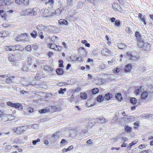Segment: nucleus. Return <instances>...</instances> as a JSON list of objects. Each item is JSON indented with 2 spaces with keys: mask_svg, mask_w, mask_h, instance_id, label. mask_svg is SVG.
Returning <instances> with one entry per match:
<instances>
[{
  "mask_svg": "<svg viewBox=\"0 0 153 153\" xmlns=\"http://www.w3.org/2000/svg\"><path fill=\"white\" fill-rule=\"evenodd\" d=\"M27 128V126H22L17 127L15 130L16 133L20 134H22L25 129Z\"/></svg>",
  "mask_w": 153,
  "mask_h": 153,
  "instance_id": "obj_1",
  "label": "nucleus"
},
{
  "mask_svg": "<svg viewBox=\"0 0 153 153\" xmlns=\"http://www.w3.org/2000/svg\"><path fill=\"white\" fill-rule=\"evenodd\" d=\"M59 132L56 131L55 133L52 136L49 138V140L51 143H53L55 141L56 139L59 138Z\"/></svg>",
  "mask_w": 153,
  "mask_h": 153,
  "instance_id": "obj_2",
  "label": "nucleus"
},
{
  "mask_svg": "<svg viewBox=\"0 0 153 153\" xmlns=\"http://www.w3.org/2000/svg\"><path fill=\"white\" fill-rule=\"evenodd\" d=\"M68 8H65V7H61L57 9L55 11V13L57 15H59L64 12L65 10L68 9Z\"/></svg>",
  "mask_w": 153,
  "mask_h": 153,
  "instance_id": "obj_3",
  "label": "nucleus"
},
{
  "mask_svg": "<svg viewBox=\"0 0 153 153\" xmlns=\"http://www.w3.org/2000/svg\"><path fill=\"white\" fill-rule=\"evenodd\" d=\"M31 9H28L22 10L20 12V14L22 16L30 15L31 13Z\"/></svg>",
  "mask_w": 153,
  "mask_h": 153,
  "instance_id": "obj_4",
  "label": "nucleus"
},
{
  "mask_svg": "<svg viewBox=\"0 0 153 153\" xmlns=\"http://www.w3.org/2000/svg\"><path fill=\"white\" fill-rule=\"evenodd\" d=\"M112 7L114 10L115 11L120 12H121L122 11V10L120 6L117 3H114L112 5Z\"/></svg>",
  "mask_w": 153,
  "mask_h": 153,
  "instance_id": "obj_5",
  "label": "nucleus"
},
{
  "mask_svg": "<svg viewBox=\"0 0 153 153\" xmlns=\"http://www.w3.org/2000/svg\"><path fill=\"white\" fill-rule=\"evenodd\" d=\"M101 53L104 55L107 56L110 55V51L107 48H104L102 50Z\"/></svg>",
  "mask_w": 153,
  "mask_h": 153,
  "instance_id": "obj_6",
  "label": "nucleus"
},
{
  "mask_svg": "<svg viewBox=\"0 0 153 153\" xmlns=\"http://www.w3.org/2000/svg\"><path fill=\"white\" fill-rule=\"evenodd\" d=\"M41 12L42 14V16L44 17H47L48 16V14L49 11L47 9H43L41 10Z\"/></svg>",
  "mask_w": 153,
  "mask_h": 153,
  "instance_id": "obj_7",
  "label": "nucleus"
},
{
  "mask_svg": "<svg viewBox=\"0 0 153 153\" xmlns=\"http://www.w3.org/2000/svg\"><path fill=\"white\" fill-rule=\"evenodd\" d=\"M7 105L15 108H17L19 104V103H12L11 102H7Z\"/></svg>",
  "mask_w": 153,
  "mask_h": 153,
  "instance_id": "obj_8",
  "label": "nucleus"
},
{
  "mask_svg": "<svg viewBox=\"0 0 153 153\" xmlns=\"http://www.w3.org/2000/svg\"><path fill=\"white\" fill-rule=\"evenodd\" d=\"M8 59L10 62H12V64H13L14 63V60L15 59V57L13 54H10L8 56Z\"/></svg>",
  "mask_w": 153,
  "mask_h": 153,
  "instance_id": "obj_9",
  "label": "nucleus"
},
{
  "mask_svg": "<svg viewBox=\"0 0 153 153\" xmlns=\"http://www.w3.org/2000/svg\"><path fill=\"white\" fill-rule=\"evenodd\" d=\"M96 120L99 123H104L105 121V119L103 117H100L96 119Z\"/></svg>",
  "mask_w": 153,
  "mask_h": 153,
  "instance_id": "obj_10",
  "label": "nucleus"
},
{
  "mask_svg": "<svg viewBox=\"0 0 153 153\" xmlns=\"http://www.w3.org/2000/svg\"><path fill=\"white\" fill-rule=\"evenodd\" d=\"M132 66L131 64H128L125 67V71L127 72H129L131 71Z\"/></svg>",
  "mask_w": 153,
  "mask_h": 153,
  "instance_id": "obj_11",
  "label": "nucleus"
},
{
  "mask_svg": "<svg viewBox=\"0 0 153 153\" xmlns=\"http://www.w3.org/2000/svg\"><path fill=\"white\" fill-rule=\"evenodd\" d=\"M37 28L39 31H42L45 30L47 27L43 25L40 24L37 26Z\"/></svg>",
  "mask_w": 153,
  "mask_h": 153,
  "instance_id": "obj_12",
  "label": "nucleus"
},
{
  "mask_svg": "<svg viewBox=\"0 0 153 153\" xmlns=\"http://www.w3.org/2000/svg\"><path fill=\"white\" fill-rule=\"evenodd\" d=\"M58 23L60 25H66L68 24V22L65 19H61L59 20Z\"/></svg>",
  "mask_w": 153,
  "mask_h": 153,
  "instance_id": "obj_13",
  "label": "nucleus"
},
{
  "mask_svg": "<svg viewBox=\"0 0 153 153\" xmlns=\"http://www.w3.org/2000/svg\"><path fill=\"white\" fill-rule=\"evenodd\" d=\"M143 48L146 51L149 50L150 48V45L148 43H145Z\"/></svg>",
  "mask_w": 153,
  "mask_h": 153,
  "instance_id": "obj_14",
  "label": "nucleus"
},
{
  "mask_svg": "<svg viewBox=\"0 0 153 153\" xmlns=\"http://www.w3.org/2000/svg\"><path fill=\"white\" fill-rule=\"evenodd\" d=\"M15 77L14 76L9 77L7 78L6 80V82L7 84H10L13 82V79Z\"/></svg>",
  "mask_w": 153,
  "mask_h": 153,
  "instance_id": "obj_15",
  "label": "nucleus"
},
{
  "mask_svg": "<svg viewBox=\"0 0 153 153\" xmlns=\"http://www.w3.org/2000/svg\"><path fill=\"white\" fill-rule=\"evenodd\" d=\"M148 95V93L146 91L143 92L141 95V100L145 99L147 97Z\"/></svg>",
  "mask_w": 153,
  "mask_h": 153,
  "instance_id": "obj_16",
  "label": "nucleus"
},
{
  "mask_svg": "<svg viewBox=\"0 0 153 153\" xmlns=\"http://www.w3.org/2000/svg\"><path fill=\"white\" fill-rule=\"evenodd\" d=\"M51 107L54 111H58L61 109L59 106L56 105H52L51 106Z\"/></svg>",
  "mask_w": 153,
  "mask_h": 153,
  "instance_id": "obj_17",
  "label": "nucleus"
},
{
  "mask_svg": "<svg viewBox=\"0 0 153 153\" xmlns=\"http://www.w3.org/2000/svg\"><path fill=\"white\" fill-rule=\"evenodd\" d=\"M56 71L59 75H62L63 74L64 71L61 68H58L56 69Z\"/></svg>",
  "mask_w": 153,
  "mask_h": 153,
  "instance_id": "obj_18",
  "label": "nucleus"
},
{
  "mask_svg": "<svg viewBox=\"0 0 153 153\" xmlns=\"http://www.w3.org/2000/svg\"><path fill=\"white\" fill-rule=\"evenodd\" d=\"M75 96L73 94L71 97L68 99V100L70 101L71 102L74 103L75 102L76 98Z\"/></svg>",
  "mask_w": 153,
  "mask_h": 153,
  "instance_id": "obj_19",
  "label": "nucleus"
},
{
  "mask_svg": "<svg viewBox=\"0 0 153 153\" xmlns=\"http://www.w3.org/2000/svg\"><path fill=\"white\" fill-rule=\"evenodd\" d=\"M128 54L129 55V59L133 61L134 62L136 60L137 58V57L132 55L130 53H128Z\"/></svg>",
  "mask_w": 153,
  "mask_h": 153,
  "instance_id": "obj_20",
  "label": "nucleus"
},
{
  "mask_svg": "<svg viewBox=\"0 0 153 153\" xmlns=\"http://www.w3.org/2000/svg\"><path fill=\"white\" fill-rule=\"evenodd\" d=\"M135 36L136 39H137V41H141V36L138 31H136L135 33Z\"/></svg>",
  "mask_w": 153,
  "mask_h": 153,
  "instance_id": "obj_21",
  "label": "nucleus"
},
{
  "mask_svg": "<svg viewBox=\"0 0 153 153\" xmlns=\"http://www.w3.org/2000/svg\"><path fill=\"white\" fill-rule=\"evenodd\" d=\"M73 5V1L72 0H67V4L66 6H65V8L67 7H70L72 6Z\"/></svg>",
  "mask_w": 153,
  "mask_h": 153,
  "instance_id": "obj_22",
  "label": "nucleus"
},
{
  "mask_svg": "<svg viewBox=\"0 0 153 153\" xmlns=\"http://www.w3.org/2000/svg\"><path fill=\"white\" fill-rule=\"evenodd\" d=\"M15 47L16 50L22 51L24 50V48L23 47L19 44L16 45H15Z\"/></svg>",
  "mask_w": 153,
  "mask_h": 153,
  "instance_id": "obj_23",
  "label": "nucleus"
},
{
  "mask_svg": "<svg viewBox=\"0 0 153 153\" xmlns=\"http://www.w3.org/2000/svg\"><path fill=\"white\" fill-rule=\"evenodd\" d=\"M43 68L44 70L46 71H50L52 70V68L48 65H44Z\"/></svg>",
  "mask_w": 153,
  "mask_h": 153,
  "instance_id": "obj_24",
  "label": "nucleus"
},
{
  "mask_svg": "<svg viewBox=\"0 0 153 153\" xmlns=\"http://www.w3.org/2000/svg\"><path fill=\"white\" fill-rule=\"evenodd\" d=\"M31 36L34 38H35L38 35L37 32L35 30L33 31V32L30 33Z\"/></svg>",
  "mask_w": 153,
  "mask_h": 153,
  "instance_id": "obj_25",
  "label": "nucleus"
},
{
  "mask_svg": "<svg viewBox=\"0 0 153 153\" xmlns=\"http://www.w3.org/2000/svg\"><path fill=\"white\" fill-rule=\"evenodd\" d=\"M49 109L48 108H46L39 110V112L42 113H45L49 111Z\"/></svg>",
  "mask_w": 153,
  "mask_h": 153,
  "instance_id": "obj_26",
  "label": "nucleus"
},
{
  "mask_svg": "<svg viewBox=\"0 0 153 153\" xmlns=\"http://www.w3.org/2000/svg\"><path fill=\"white\" fill-rule=\"evenodd\" d=\"M48 46L50 48L55 50L56 45L55 44L49 43L48 45Z\"/></svg>",
  "mask_w": 153,
  "mask_h": 153,
  "instance_id": "obj_27",
  "label": "nucleus"
},
{
  "mask_svg": "<svg viewBox=\"0 0 153 153\" xmlns=\"http://www.w3.org/2000/svg\"><path fill=\"white\" fill-rule=\"evenodd\" d=\"M144 43H143V42H141L140 41H138V43H137L138 45V47L140 48H143V47L144 46Z\"/></svg>",
  "mask_w": 153,
  "mask_h": 153,
  "instance_id": "obj_28",
  "label": "nucleus"
},
{
  "mask_svg": "<svg viewBox=\"0 0 153 153\" xmlns=\"http://www.w3.org/2000/svg\"><path fill=\"white\" fill-rule=\"evenodd\" d=\"M111 98V96L109 93H107L105 95L104 99L105 100H110Z\"/></svg>",
  "mask_w": 153,
  "mask_h": 153,
  "instance_id": "obj_29",
  "label": "nucleus"
},
{
  "mask_svg": "<svg viewBox=\"0 0 153 153\" xmlns=\"http://www.w3.org/2000/svg\"><path fill=\"white\" fill-rule=\"evenodd\" d=\"M131 130V128L128 126H126L125 128V131L127 133H129Z\"/></svg>",
  "mask_w": 153,
  "mask_h": 153,
  "instance_id": "obj_30",
  "label": "nucleus"
},
{
  "mask_svg": "<svg viewBox=\"0 0 153 153\" xmlns=\"http://www.w3.org/2000/svg\"><path fill=\"white\" fill-rule=\"evenodd\" d=\"M141 87H140L139 88H138V89H136L135 90L134 92L136 95H138L140 94L141 92Z\"/></svg>",
  "mask_w": 153,
  "mask_h": 153,
  "instance_id": "obj_31",
  "label": "nucleus"
},
{
  "mask_svg": "<svg viewBox=\"0 0 153 153\" xmlns=\"http://www.w3.org/2000/svg\"><path fill=\"white\" fill-rule=\"evenodd\" d=\"M97 100L101 102H102L104 99V98L103 97V96L101 95H99L97 97Z\"/></svg>",
  "mask_w": 153,
  "mask_h": 153,
  "instance_id": "obj_32",
  "label": "nucleus"
},
{
  "mask_svg": "<svg viewBox=\"0 0 153 153\" xmlns=\"http://www.w3.org/2000/svg\"><path fill=\"white\" fill-rule=\"evenodd\" d=\"M126 47V45L123 43H120L119 44L118 47L119 49H123Z\"/></svg>",
  "mask_w": 153,
  "mask_h": 153,
  "instance_id": "obj_33",
  "label": "nucleus"
},
{
  "mask_svg": "<svg viewBox=\"0 0 153 153\" xmlns=\"http://www.w3.org/2000/svg\"><path fill=\"white\" fill-rule=\"evenodd\" d=\"M66 88H60L58 91V93L59 94H63L64 92L66 91Z\"/></svg>",
  "mask_w": 153,
  "mask_h": 153,
  "instance_id": "obj_34",
  "label": "nucleus"
},
{
  "mask_svg": "<svg viewBox=\"0 0 153 153\" xmlns=\"http://www.w3.org/2000/svg\"><path fill=\"white\" fill-rule=\"evenodd\" d=\"M130 102L133 104H135L137 103V100L135 98L132 97L131 98L130 100Z\"/></svg>",
  "mask_w": 153,
  "mask_h": 153,
  "instance_id": "obj_35",
  "label": "nucleus"
},
{
  "mask_svg": "<svg viewBox=\"0 0 153 153\" xmlns=\"http://www.w3.org/2000/svg\"><path fill=\"white\" fill-rule=\"evenodd\" d=\"M2 120L4 122H6L8 121V120L6 114H4L2 115Z\"/></svg>",
  "mask_w": 153,
  "mask_h": 153,
  "instance_id": "obj_36",
  "label": "nucleus"
},
{
  "mask_svg": "<svg viewBox=\"0 0 153 153\" xmlns=\"http://www.w3.org/2000/svg\"><path fill=\"white\" fill-rule=\"evenodd\" d=\"M116 98L118 100H120L122 99V96L121 94L118 93L115 96Z\"/></svg>",
  "mask_w": 153,
  "mask_h": 153,
  "instance_id": "obj_37",
  "label": "nucleus"
},
{
  "mask_svg": "<svg viewBox=\"0 0 153 153\" xmlns=\"http://www.w3.org/2000/svg\"><path fill=\"white\" fill-rule=\"evenodd\" d=\"M99 89L97 88H94L92 89V93L93 94H95L99 92Z\"/></svg>",
  "mask_w": 153,
  "mask_h": 153,
  "instance_id": "obj_38",
  "label": "nucleus"
},
{
  "mask_svg": "<svg viewBox=\"0 0 153 153\" xmlns=\"http://www.w3.org/2000/svg\"><path fill=\"white\" fill-rule=\"evenodd\" d=\"M8 34V31H2V37H5L7 36Z\"/></svg>",
  "mask_w": 153,
  "mask_h": 153,
  "instance_id": "obj_39",
  "label": "nucleus"
},
{
  "mask_svg": "<svg viewBox=\"0 0 153 153\" xmlns=\"http://www.w3.org/2000/svg\"><path fill=\"white\" fill-rule=\"evenodd\" d=\"M35 8H33V9H31V13H30V15H31L32 16H35L36 14V11L34 10Z\"/></svg>",
  "mask_w": 153,
  "mask_h": 153,
  "instance_id": "obj_40",
  "label": "nucleus"
},
{
  "mask_svg": "<svg viewBox=\"0 0 153 153\" xmlns=\"http://www.w3.org/2000/svg\"><path fill=\"white\" fill-rule=\"evenodd\" d=\"M88 131V129L87 128L85 127V128L81 130V133L80 134H82L84 133H85Z\"/></svg>",
  "mask_w": 153,
  "mask_h": 153,
  "instance_id": "obj_41",
  "label": "nucleus"
},
{
  "mask_svg": "<svg viewBox=\"0 0 153 153\" xmlns=\"http://www.w3.org/2000/svg\"><path fill=\"white\" fill-rule=\"evenodd\" d=\"M40 141L39 138H38L36 140H33L32 141V143L33 145H35L36 144V143L39 142Z\"/></svg>",
  "mask_w": 153,
  "mask_h": 153,
  "instance_id": "obj_42",
  "label": "nucleus"
},
{
  "mask_svg": "<svg viewBox=\"0 0 153 153\" xmlns=\"http://www.w3.org/2000/svg\"><path fill=\"white\" fill-rule=\"evenodd\" d=\"M14 56L15 57V59H20V58L21 57V55L20 53H17Z\"/></svg>",
  "mask_w": 153,
  "mask_h": 153,
  "instance_id": "obj_43",
  "label": "nucleus"
},
{
  "mask_svg": "<svg viewBox=\"0 0 153 153\" xmlns=\"http://www.w3.org/2000/svg\"><path fill=\"white\" fill-rule=\"evenodd\" d=\"M86 94L85 93H81L80 94L81 97L83 99H85L86 98Z\"/></svg>",
  "mask_w": 153,
  "mask_h": 153,
  "instance_id": "obj_44",
  "label": "nucleus"
},
{
  "mask_svg": "<svg viewBox=\"0 0 153 153\" xmlns=\"http://www.w3.org/2000/svg\"><path fill=\"white\" fill-rule=\"evenodd\" d=\"M25 49L28 51H30L31 50V46L30 45L27 46L25 48Z\"/></svg>",
  "mask_w": 153,
  "mask_h": 153,
  "instance_id": "obj_45",
  "label": "nucleus"
},
{
  "mask_svg": "<svg viewBox=\"0 0 153 153\" xmlns=\"http://www.w3.org/2000/svg\"><path fill=\"white\" fill-rule=\"evenodd\" d=\"M83 6V3L82 2H79L77 5V8L80 9Z\"/></svg>",
  "mask_w": 153,
  "mask_h": 153,
  "instance_id": "obj_46",
  "label": "nucleus"
},
{
  "mask_svg": "<svg viewBox=\"0 0 153 153\" xmlns=\"http://www.w3.org/2000/svg\"><path fill=\"white\" fill-rule=\"evenodd\" d=\"M138 16L140 18V19L141 21H143V20L145 19L144 18V16H143L142 13H139L138 14Z\"/></svg>",
  "mask_w": 153,
  "mask_h": 153,
  "instance_id": "obj_47",
  "label": "nucleus"
},
{
  "mask_svg": "<svg viewBox=\"0 0 153 153\" xmlns=\"http://www.w3.org/2000/svg\"><path fill=\"white\" fill-rule=\"evenodd\" d=\"M114 115H115V117L116 118V119L115 120V122H116L117 120V119L118 118L119 116V113L118 112H116Z\"/></svg>",
  "mask_w": 153,
  "mask_h": 153,
  "instance_id": "obj_48",
  "label": "nucleus"
},
{
  "mask_svg": "<svg viewBox=\"0 0 153 153\" xmlns=\"http://www.w3.org/2000/svg\"><path fill=\"white\" fill-rule=\"evenodd\" d=\"M7 117L9 120H12L13 119V117L12 116V115L10 114H6Z\"/></svg>",
  "mask_w": 153,
  "mask_h": 153,
  "instance_id": "obj_49",
  "label": "nucleus"
},
{
  "mask_svg": "<svg viewBox=\"0 0 153 153\" xmlns=\"http://www.w3.org/2000/svg\"><path fill=\"white\" fill-rule=\"evenodd\" d=\"M125 30L127 33H131L132 32V30L130 29L128 27L126 28Z\"/></svg>",
  "mask_w": 153,
  "mask_h": 153,
  "instance_id": "obj_50",
  "label": "nucleus"
},
{
  "mask_svg": "<svg viewBox=\"0 0 153 153\" xmlns=\"http://www.w3.org/2000/svg\"><path fill=\"white\" fill-rule=\"evenodd\" d=\"M65 84L67 85V83H66V82H60L57 83V85L61 87L64 85Z\"/></svg>",
  "mask_w": 153,
  "mask_h": 153,
  "instance_id": "obj_51",
  "label": "nucleus"
},
{
  "mask_svg": "<svg viewBox=\"0 0 153 153\" xmlns=\"http://www.w3.org/2000/svg\"><path fill=\"white\" fill-rule=\"evenodd\" d=\"M147 145L146 144H141L139 145V148L140 149H143L144 148H145L146 147Z\"/></svg>",
  "mask_w": 153,
  "mask_h": 153,
  "instance_id": "obj_52",
  "label": "nucleus"
},
{
  "mask_svg": "<svg viewBox=\"0 0 153 153\" xmlns=\"http://www.w3.org/2000/svg\"><path fill=\"white\" fill-rule=\"evenodd\" d=\"M120 24V21L119 20H116L115 22V25L116 26H119Z\"/></svg>",
  "mask_w": 153,
  "mask_h": 153,
  "instance_id": "obj_53",
  "label": "nucleus"
},
{
  "mask_svg": "<svg viewBox=\"0 0 153 153\" xmlns=\"http://www.w3.org/2000/svg\"><path fill=\"white\" fill-rule=\"evenodd\" d=\"M54 3V1L53 0H49L47 3V4H50V6H52Z\"/></svg>",
  "mask_w": 153,
  "mask_h": 153,
  "instance_id": "obj_54",
  "label": "nucleus"
},
{
  "mask_svg": "<svg viewBox=\"0 0 153 153\" xmlns=\"http://www.w3.org/2000/svg\"><path fill=\"white\" fill-rule=\"evenodd\" d=\"M10 48V46H6L5 47V49L7 51H11Z\"/></svg>",
  "mask_w": 153,
  "mask_h": 153,
  "instance_id": "obj_55",
  "label": "nucleus"
},
{
  "mask_svg": "<svg viewBox=\"0 0 153 153\" xmlns=\"http://www.w3.org/2000/svg\"><path fill=\"white\" fill-rule=\"evenodd\" d=\"M41 78V76L39 74H37L35 77V79H39Z\"/></svg>",
  "mask_w": 153,
  "mask_h": 153,
  "instance_id": "obj_56",
  "label": "nucleus"
},
{
  "mask_svg": "<svg viewBox=\"0 0 153 153\" xmlns=\"http://www.w3.org/2000/svg\"><path fill=\"white\" fill-rule=\"evenodd\" d=\"M98 67L99 68L101 69H104L105 68V66L104 65H99L98 66Z\"/></svg>",
  "mask_w": 153,
  "mask_h": 153,
  "instance_id": "obj_57",
  "label": "nucleus"
},
{
  "mask_svg": "<svg viewBox=\"0 0 153 153\" xmlns=\"http://www.w3.org/2000/svg\"><path fill=\"white\" fill-rule=\"evenodd\" d=\"M23 2L25 5H27L29 2V0H23Z\"/></svg>",
  "mask_w": 153,
  "mask_h": 153,
  "instance_id": "obj_58",
  "label": "nucleus"
},
{
  "mask_svg": "<svg viewBox=\"0 0 153 153\" xmlns=\"http://www.w3.org/2000/svg\"><path fill=\"white\" fill-rule=\"evenodd\" d=\"M62 49V47L61 46H58V45H56V46L55 50H60Z\"/></svg>",
  "mask_w": 153,
  "mask_h": 153,
  "instance_id": "obj_59",
  "label": "nucleus"
},
{
  "mask_svg": "<svg viewBox=\"0 0 153 153\" xmlns=\"http://www.w3.org/2000/svg\"><path fill=\"white\" fill-rule=\"evenodd\" d=\"M32 48L34 50H36L38 48V46L36 45H33Z\"/></svg>",
  "mask_w": 153,
  "mask_h": 153,
  "instance_id": "obj_60",
  "label": "nucleus"
},
{
  "mask_svg": "<svg viewBox=\"0 0 153 153\" xmlns=\"http://www.w3.org/2000/svg\"><path fill=\"white\" fill-rule=\"evenodd\" d=\"M66 142H67V141H66V140H65L64 139H62V140L60 143L62 145L63 144L65 143Z\"/></svg>",
  "mask_w": 153,
  "mask_h": 153,
  "instance_id": "obj_61",
  "label": "nucleus"
},
{
  "mask_svg": "<svg viewBox=\"0 0 153 153\" xmlns=\"http://www.w3.org/2000/svg\"><path fill=\"white\" fill-rule=\"evenodd\" d=\"M33 66L35 68H36L37 67L39 66V64L37 62L34 64Z\"/></svg>",
  "mask_w": 153,
  "mask_h": 153,
  "instance_id": "obj_62",
  "label": "nucleus"
},
{
  "mask_svg": "<svg viewBox=\"0 0 153 153\" xmlns=\"http://www.w3.org/2000/svg\"><path fill=\"white\" fill-rule=\"evenodd\" d=\"M120 71V68H118L117 67V68L115 70V71L114 73L116 74H117L119 73Z\"/></svg>",
  "mask_w": 153,
  "mask_h": 153,
  "instance_id": "obj_63",
  "label": "nucleus"
},
{
  "mask_svg": "<svg viewBox=\"0 0 153 153\" xmlns=\"http://www.w3.org/2000/svg\"><path fill=\"white\" fill-rule=\"evenodd\" d=\"M149 91L150 92V93L153 94V86L149 88Z\"/></svg>",
  "mask_w": 153,
  "mask_h": 153,
  "instance_id": "obj_64",
  "label": "nucleus"
}]
</instances>
